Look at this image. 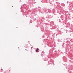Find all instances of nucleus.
<instances>
[{
  "label": "nucleus",
  "mask_w": 73,
  "mask_h": 73,
  "mask_svg": "<svg viewBox=\"0 0 73 73\" xmlns=\"http://www.w3.org/2000/svg\"><path fill=\"white\" fill-rule=\"evenodd\" d=\"M39 52V49H38V48H37L36 50V52Z\"/></svg>",
  "instance_id": "f257e3e1"
},
{
  "label": "nucleus",
  "mask_w": 73,
  "mask_h": 73,
  "mask_svg": "<svg viewBox=\"0 0 73 73\" xmlns=\"http://www.w3.org/2000/svg\"><path fill=\"white\" fill-rule=\"evenodd\" d=\"M13 7V6H12V7Z\"/></svg>",
  "instance_id": "f03ea898"
}]
</instances>
